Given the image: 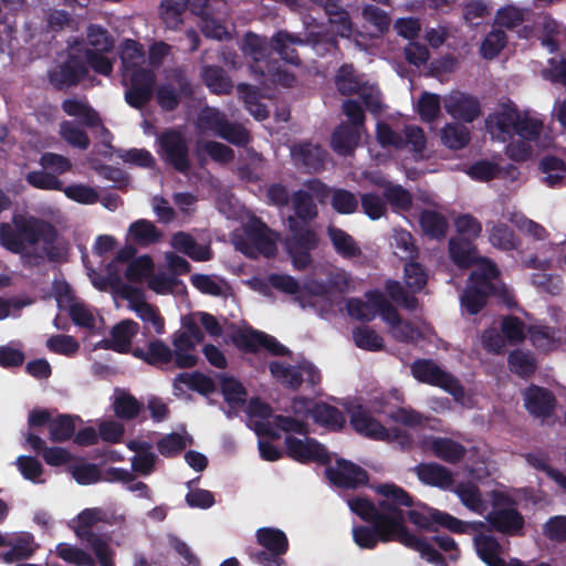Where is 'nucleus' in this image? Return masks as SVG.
Listing matches in <instances>:
<instances>
[{"instance_id":"obj_15","label":"nucleus","mask_w":566,"mask_h":566,"mask_svg":"<svg viewBox=\"0 0 566 566\" xmlns=\"http://www.w3.org/2000/svg\"><path fill=\"white\" fill-rule=\"evenodd\" d=\"M87 74L88 69L84 57L81 54L70 53L63 63L49 72V81L55 90L62 91L78 85Z\"/></svg>"},{"instance_id":"obj_23","label":"nucleus","mask_w":566,"mask_h":566,"mask_svg":"<svg viewBox=\"0 0 566 566\" xmlns=\"http://www.w3.org/2000/svg\"><path fill=\"white\" fill-rule=\"evenodd\" d=\"M485 520L494 531L506 535L518 534L525 524L523 515L513 507L493 509Z\"/></svg>"},{"instance_id":"obj_34","label":"nucleus","mask_w":566,"mask_h":566,"mask_svg":"<svg viewBox=\"0 0 566 566\" xmlns=\"http://www.w3.org/2000/svg\"><path fill=\"white\" fill-rule=\"evenodd\" d=\"M429 446L437 458L450 464L459 463L467 454L465 447L450 438L434 437Z\"/></svg>"},{"instance_id":"obj_20","label":"nucleus","mask_w":566,"mask_h":566,"mask_svg":"<svg viewBox=\"0 0 566 566\" xmlns=\"http://www.w3.org/2000/svg\"><path fill=\"white\" fill-rule=\"evenodd\" d=\"M138 331L139 325L133 319L120 321L112 327L111 338L102 339L98 347L122 354L128 353L132 347V339Z\"/></svg>"},{"instance_id":"obj_14","label":"nucleus","mask_w":566,"mask_h":566,"mask_svg":"<svg viewBox=\"0 0 566 566\" xmlns=\"http://www.w3.org/2000/svg\"><path fill=\"white\" fill-rule=\"evenodd\" d=\"M371 526H357L354 528L353 536L355 543L366 549H374L378 542H398L400 543L401 534L397 530L398 523L394 521L369 522Z\"/></svg>"},{"instance_id":"obj_11","label":"nucleus","mask_w":566,"mask_h":566,"mask_svg":"<svg viewBox=\"0 0 566 566\" xmlns=\"http://www.w3.org/2000/svg\"><path fill=\"white\" fill-rule=\"evenodd\" d=\"M375 491L377 494L384 496V500L379 501L384 516H386L388 521L398 523L397 530L399 533L408 531L405 524V512L401 506H413V497L405 489L394 483L379 484L375 488Z\"/></svg>"},{"instance_id":"obj_49","label":"nucleus","mask_w":566,"mask_h":566,"mask_svg":"<svg viewBox=\"0 0 566 566\" xmlns=\"http://www.w3.org/2000/svg\"><path fill=\"white\" fill-rule=\"evenodd\" d=\"M382 196L394 210L406 212L412 207V195L401 185L387 182Z\"/></svg>"},{"instance_id":"obj_21","label":"nucleus","mask_w":566,"mask_h":566,"mask_svg":"<svg viewBox=\"0 0 566 566\" xmlns=\"http://www.w3.org/2000/svg\"><path fill=\"white\" fill-rule=\"evenodd\" d=\"M132 355L147 365L160 369L167 368L174 361L172 349L159 338L149 340L146 347H134Z\"/></svg>"},{"instance_id":"obj_57","label":"nucleus","mask_w":566,"mask_h":566,"mask_svg":"<svg viewBox=\"0 0 566 566\" xmlns=\"http://www.w3.org/2000/svg\"><path fill=\"white\" fill-rule=\"evenodd\" d=\"M440 96L434 93L423 92L417 103V112L421 120L432 123L440 114Z\"/></svg>"},{"instance_id":"obj_26","label":"nucleus","mask_w":566,"mask_h":566,"mask_svg":"<svg viewBox=\"0 0 566 566\" xmlns=\"http://www.w3.org/2000/svg\"><path fill=\"white\" fill-rule=\"evenodd\" d=\"M62 111L71 117H77V123L87 128H95L102 125V118L86 99L66 98L61 104Z\"/></svg>"},{"instance_id":"obj_33","label":"nucleus","mask_w":566,"mask_h":566,"mask_svg":"<svg viewBox=\"0 0 566 566\" xmlns=\"http://www.w3.org/2000/svg\"><path fill=\"white\" fill-rule=\"evenodd\" d=\"M312 419L332 431L342 430L346 423L345 416L338 408L323 401L313 405Z\"/></svg>"},{"instance_id":"obj_56","label":"nucleus","mask_w":566,"mask_h":566,"mask_svg":"<svg viewBox=\"0 0 566 566\" xmlns=\"http://www.w3.org/2000/svg\"><path fill=\"white\" fill-rule=\"evenodd\" d=\"M507 361L511 371L520 377H530L536 370V364L533 356L520 349L511 352Z\"/></svg>"},{"instance_id":"obj_13","label":"nucleus","mask_w":566,"mask_h":566,"mask_svg":"<svg viewBox=\"0 0 566 566\" xmlns=\"http://www.w3.org/2000/svg\"><path fill=\"white\" fill-rule=\"evenodd\" d=\"M286 455L300 463L315 462L327 465L331 457L326 448L314 438L305 437L304 440L292 434H287L284 439Z\"/></svg>"},{"instance_id":"obj_55","label":"nucleus","mask_w":566,"mask_h":566,"mask_svg":"<svg viewBox=\"0 0 566 566\" xmlns=\"http://www.w3.org/2000/svg\"><path fill=\"white\" fill-rule=\"evenodd\" d=\"M433 524H438L454 534H469L475 530V525L464 522L447 512L432 509Z\"/></svg>"},{"instance_id":"obj_45","label":"nucleus","mask_w":566,"mask_h":566,"mask_svg":"<svg viewBox=\"0 0 566 566\" xmlns=\"http://www.w3.org/2000/svg\"><path fill=\"white\" fill-rule=\"evenodd\" d=\"M129 234L135 243L147 247L156 243L161 238V232L156 226L146 219H139L129 226Z\"/></svg>"},{"instance_id":"obj_59","label":"nucleus","mask_w":566,"mask_h":566,"mask_svg":"<svg viewBox=\"0 0 566 566\" xmlns=\"http://www.w3.org/2000/svg\"><path fill=\"white\" fill-rule=\"evenodd\" d=\"M292 200L295 214L302 221H311L317 217V207L307 191H295Z\"/></svg>"},{"instance_id":"obj_1","label":"nucleus","mask_w":566,"mask_h":566,"mask_svg":"<svg viewBox=\"0 0 566 566\" xmlns=\"http://www.w3.org/2000/svg\"><path fill=\"white\" fill-rule=\"evenodd\" d=\"M59 231L49 221L24 214H13L11 223H0V244L21 256L24 264L39 266L44 258L60 262L65 251L57 244Z\"/></svg>"},{"instance_id":"obj_2","label":"nucleus","mask_w":566,"mask_h":566,"mask_svg":"<svg viewBox=\"0 0 566 566\" xmlns=\"http://www.w3.org/2000/svg\"><path fill=\"white\" fill-rule=\"evenodd\" d=\"M499 276V269L489 260H483L482 264L470 273L467 287L460 296L461 306L468 314H479L486 306L490 296L506 293L505 289L497 284Z\"/></svg>"},{"instance_id":"obj_9","label":"nucleus","mask_w":566,"mask_h":566,"mask_svg":"<svg viewBox=\"0 0 566 566\" xmlns=\"http://www.w3.org/2000/svg\"><path fill=\"white\" fill-rule=\"evenodd\" d=\"M198 126L233 145L240 146L248 142L247 130L240 124L229 122L226 114L216 107L206 106L199 112Z\"/></svg>"},{"instance_id":"obj_22","label":"nucleus","mask_w":566,"mask_h":566,"mask_svg":"<svg viewBox=\"0 0 566 566\" xmlns=\"http://www.w3.org/2000/svg\"><path fill=\"white\" fill-rule=\"evenodd\" d=\"M350 424L357 433L366 438L380 441L389 439L387 428L361 406H357L352 410Z\"/></svg>"},{"instance_id":"obj_60","label":"nucleus","mask_w":566,"mask_h":566,"mask_svg":"<svg viewBox=\"0 0 566 566\" xmlns=\"http://www.w3.org/2000/svg\"><path fill=\"white\" fill-rule=\"evenodd\" d=\"M524 458L532 468L544 472L549 479L555 481L562 489L566 488V475L559 472L557 469L551 467L548 463V458L546 455L530 452L526 453Z\"/></svg>"},{"instance_id":"obj_19","label":"nucleus","mask_w":566,"mask_h":566,"mask_svg":"<svg viewBox=\"0 0 566 566\" xmlns=\"http://www.w3.org/2000/svg\"><path fill=\"white\" fill-rule=\"evenodd\" d=\"M444 109L453 118L472 123L481 114L479 101L465 93L453 92L444 99Z\"/></svg>"},{"instance_id":"obj_64","label":"nucleus","mask_w":566,"mask_h":566,"mask_svg":"<svg viewBox=\"0 0 566 566\" xmlns=\"http://www.w3.org/2000/svg\"><path fill=\"white\" fill-rule=\"evenodd\" d=\"M403 273L405 282L413 293L420 292L427 285L428 274L419 262L410 261L406 263Z\"/></svg>"},{"instance_id":"obj_50","label":"nucleus","mask_w":566,"mask_h":566,"mask_svg":"<svg viewBox=\"0 0 566 566\" xmlns=\"http://www.w3.org/2000/svg\"><path fill=\"white\" fill-rule=\"evenodd\" d=\"M325 13L333 31L342 36L349 38L353 33V22L348 11H346L336 0V8H327Z\"/></svg>"},{"instance_id":"obj_7","label":"nucleus","mask_w":566,"mask_h":566,"mask_svg":"<svg viewBox=\"0 0 566 566\" xmlns=\"http://www.w3.org/2000/svg\"><path fill=\"white\" fill-rule=\"evenodd\" d=\"M410 371L419 382L439 387L460 399L464 396V388L460 380L449 371L443 370L437 363L428 358H418L410 365Z\"/></svg>"},{"instance_id":"obj_28","label":"nucleus","mask_w":566,"mask_h":566,"mask_svg":"<svg viewBox=\"0 0 566 566\" xmlns=\"http://www.w3.org/2000/svg\"><path fill=\"white\" fill-rule=\"evenodd\" d=\"M449 254L453 263L461 269H470L479 261L473 241L461 237L449 240Z\"/></svg>"},{"instance_id":"obj_24","label":"nucleus","mask_w":566,"mask_h":566,"mask_svg":"<svg viewBox=\"0 0 566 566\" xmlns=\"http://www.w3.org/2000/svg\"><path fill=\"white\" fill-rule=\"evenodd\" d=\"M415 472L420 482L441 490L449 489L454 482L451 470L437 462L419 463Z\"/></svg>"},{"instance_id":"obj_18","label":"nucleus","mask_w":566,"mask_h":566,"mask_svg":"<svg viewBox=\"0 0 566 566\" xmlns=\"http://www.w3.org/2000/svg\"><path fill=\"white\" fill-rule=\"evenodd\" d=\"M556 403V397L547 388L531 385L524 392L525 408L535 418L546 419L552 417Z\"/></svg>"},{"instance_id":"obj_27","label":"nucleus","mask_w":566,"mask_h":566,"mask_svg":"<svg viewBox=\"0 0 566 566\" xmlns=\"http://www.w3.org/2000/svg\"><path fill=\"white\" fill-rule=\"evenodd\" d=\"M359 140V127L342 123L333 132L331 144L335 153L340 156H348L354 153Z\"/></svg>"},{"instance_id":"obj_51","label":"nucleus","mask_w":566,"mask_h":566,"mask_svg":"<svg viewBox=\"0 0 566 566\" xmlns=\"http://www.w3.org/2000/svg\"><path fill=\"white\" fill-rule=\"evenodd\" d=\"M353 339L358 348L368 352H378L385 347L382 337L367 325L354 328Z\"/></svg>"},{"instance_id":"obj_48","label":"nucleus","mask_w":566,"mask_h":566,"mask_svg":"<svg viewBox=\"0 0 566 566\" xmlns=\"http://www.w3.org/2000/svg\"><path fill=\"white\" fill-rule=\"evenodd\" d=\"M350 510L365 522L387 521L380 509L379 502L376 504L366 497H353L348 501Z\"/></svg>"},{"instance_id":"obj_10","label":"nucleus","mask_w":566,"mask_h":566,"mask_svg":"<svg viewBox=\"0 0 566 566\" xmlns=\"http://www.w3.org/2000/svg\"><path fill=\"white\" fill-rule=\"evenodd\" d=\"M160 158L176 171L187 175L191 168L189 145L186 137L176 129H166L158 137Z\"/></svg>"},{"instance_id":"obj_47","label":"nucleus","mask_w":566,"mask_h":566,"mask_svg":"<svg viewBox=\"0 0 566 566\" xmlns=\"http://www.w3.org/2000/svg\"><path fill=\"white\" fill-rule=\"evenodd\" d=\"M75 434V418L63 413L52 419L49 429V439L61 443L70 440Z\"/></svg>"},{"instance_id":"obj_31","label":"nucleus","mask_w":566,"mask_h":566,"mask_svg":"<svg viewBox=\"0 0 566 566\" xmlns=\"http://www.w3.org/2000/svg\"><path fill=\"white\" fill-rule=\"evenodd\" d=\"M476 554L488 566H507L501 556L502 546L492 535L480 534L474 537Z\"/></svg>"},{"instance_id":"obj_6","label":"nucleus","mask_w":566,"mask_h":566,"mask_svg":"<svg viewBox=\"0 0 566 566\" xmlns=\"http://www.w3.org/2000/svg\"><path fill=\"white\" fill-rule=\"evenodd\" d=\"M269 370L279 384L294 391L298 390L303 382L314 390L322 381L319 369L308 360H303L297 365L271 361Z\"/></svg>"},{"instance_id":"obj_43","label":"nucleus","mask_w":566,"mask_h":566,"mask_svg":"<svg viewBox=\"0 0 566 566\" xmlns=\"http://www.w3.org/2000/svg\"><path fill=\"white\" fill-rule=\"evenodd\" d=\"M264 334L251 327L238 329L231 335V342L239 350L255 354L262 348Z\"/></svg>"},{"instance_id":"obj_5","label":"nucleus","mask_w":566,"mask_h":566,"mask_svg":"<svg viewBox=\"0 0 566 566\" xmlns=\"http://www.w3.org/2000/svg\"><path fill=\"white\" fill-rule=\"evenodd\" d=\"M255 538L262 549L250 553L254 563L261 566H286L283 556L289 551V538L282 530L261 527L256 530Z\"/></svg>"},{"instance_id":"obj_12","label":"nucleus","mask_w":566,"mask_h":566,"mask_svg":"<svg viewBox=\"0 0 566 566\" xmlns=\"http://www.w3.org/2000/svg\"><path fill=\"white\" fill-rule=\"evenodd\" d=\"M247 242L242 243L240 250L248 256L262 254L266 258L276 253L275 241L271 238L270 228L259 218L252 219L244 226Z\"/></svg>"},{"instance_id":"obj_16","label":"nucleus","mask_w":566,"mask_h":566,"mask_svg":"<svg viewBox=\"0 0 566 566\" xmlns=\"http://www.w3.org/2000/svg\"><path fill=\"white\" fill-rule=\"evenodd\" d=\"M325 474L333 485L345 490H356L369 480L365 469L345 459H337L334 467L325 469Z\"/></svg>"},{"instance_id":"obj_36","label":"nucleus","mask_w":566,"mask_h":566,"mask_svg":"<svg viewBox=\"0 0 566 566\" xmlns=\"http://www.w3.org/2000/svg\"><path fill=\"white\" fill-rule=\"evenodd\" d=\"M201 78L211 93L222 95L232 91V81L221 66H205L201 71Z\"/></svg>"},{"instance_id":"obj_39","label":"nucleus","mask_w":566,"mask_h":566,"mask_svg":"<svg viewBox=\"0 0 566 566\" xmlns=\"http://www.w3.org/2000/svg\"><path fill=\"white\" fill-rule=\"evenodd\" d=\"M82 126L75 120H63L59 128L60 137L71 147L86 150L91 145V139Z\"/></svg>"},{"instance_id":"obj_38","label":"nucleus","mask_w":566,"mask_h":566,"mask_svg":"<svg viewBox=\"0 0 566 566\" xmlns=\"http://www.w3.org/2000/svg\"><path fill=\"white\" fill-rule=\"evenodd\" d=\"M334 82L337 91L345 96L358 93L364 86L363 78L353 64H343L337 70Z\"/></svg>"},{"instance_id":"obj_44","label":"nucleus","mask_w":566,"mask_h":566,"mask_svg":"<svg viewBox=\"0 0 566 566\" xmlns=\"http://www.w3.org/2000/svg\"><path fill=\"white\" fill-rule=\"evenodd\" d=\"M454 493L461 503L472 512L481 514L485 510L479 486L471 482H460L454 489Z\"/></svg>"},{"instance_id":"obj_54","label":"nucleus","mask_w":566,"mask_h":566,"mask_svg":"<svg viewBox=\"0 0 566 566\" xmlns=\"http://www.w3.org/2000/svg\"><path fill=\"white\" fill-rule=\"evenodd\" d=\"M507 35L501 30H492L490 31L480 46V53L485 60L495 59L501 51L506 46Z\"/></svg>"},{"instance_id":"obj_42","label":"nucleus","mask_w":566,"mask_h":566,"mask_svg":"<svg viewBox=\"0 0 566 566\" xmlns=\"http://www.w3.org/2000/svg\"><path fill=\"white\" fill-rule=\"evenodd\" d=\"M143 408L144 405L132 394L124 390L117 391L113 402V410L117 418L134 420L139 416Z\"/></svg>"},{"instance_id":"obj_17","label":"nucleus","mask_w":566,"mask_h":566,"mask_svg":"<svg viewBox=\"0 0 566 566\" xmlns=\"http://www.w3.org/2000/svg\"><path fill=\"white\" fill-rule=\"evenodd\" d=\"M123 295L133 304L137 316L146 324H150L156 334L165 333V319L158 307L144 301L143 292L133 285L123 286Z\"/></svg>"},{"instance_id":"obj_58","label":"nucleus","mask_w":566,"mask_h":566,"mask_svg":"<svg viewBox=\"0 0 566 566\" xmlns=\"http://www.w3.org/2000/svg\"><path fill=\"white\" fill-rule=\"evenodd\" d=\"M331 206L340 214H352L358 209V200L352 191L336 188L332 191Z\"/></svg>"},{"instance_id":"obj_35","label":"nucleus","mask_w":566,"mask_h":566,"mask_svg":"<svg viewBox=\"0 0 566 566\" xmlns=\"http://www.w3.org/2000/svg\"><path fill=\"white\" fill-rule=\"evenodd\" d=\"M292 156L296 165L307 170L318 171L323 168L326 151L318 145L301 144L292 149Z\"/></svg>"},{"instance_id":"obj_4","label":"nucleus","mask_w":566,"mask_h":566,"mask_svg":"<svg viewBox=\"0 0 566 566\" xmlns=\"http://www.w3.org/2000/svg\"><path fill=\"white\" fill-rule=\"evenodd\" d=\"M291 234L285 239V249L296 270H305L312 263L311 252L318 245L316 232L307 226L301 224L296 218L289 217Z\"/></svg>"},{"instance_id":"obj_62","label":"nucleus","mask_w":566,"mask_h":566,"mask_svg":"<svg viewBox=\"0 0 566 566\" xmlns=\"http://www.w3.org/2000/svg\"><path fill=\"white\" fill-rule=\"evenodd\" d=\"M156 447L163 457L174 458L187 448V439L180 433L171 432L160 438Z\"/></svg>"},{"instance_id":"obj_30","label":"nucleus","mask_w":566,"mask_h":566,"mask_svg":"<svg viewBox=\"0 0 566 566\" xmlns=\"http://www.w3.org/2000/svg\"><path fill=\"white\" fill-rule=\"evenodd\" d=\"M304 45V39L298 35L292 34L287 31H277L272 38V49L277 52L282 60L285 62L298 66L301 65V59L292 45Z\"/></svg>"},{"instance_id":"obj_61","label":"nucleus","mask_w":566,"mask_h":566,"mask_svg":"<svg viewBox=\"0 0 566 566\" xmlns=\"http://www.w3.org/2000/svg\"><path fill=\"white\" fill-rule=\"evenodd\" d=\"M25 180L33 188L41 190L62 191L63 189V182L54 174H51L45 169L28 172Z\"/></svg>"},{"instance_id":"obj_37","label":"nucleus","mask_w":566,"mask_h":566,"mask_svg":"<svg viewBox=\"0 0 566 566\" xmlns=\"http://www.w3.org/2000/svg\"><path fill=\"white\" fill-rule=\"evenodd\" d=\"M419 223L423 233L430 239L440 240L448 231L447 218L434 210L423 209L419 214Z\"/></svg>"},{"instance_id":"obj_8","label":"nucleus","mask_w":566,"mask_h":566,"mask_svg":"<svg viewBox=\"0 0 566 566\" xmlns=\"http://www.w3.org/2000/svg\"><path fill=\"white\" fill-rule=\"evenodd\" d=\"M125 102L135 109H143L154 97L156 73L149 67H136L123 73Z\"/></svg>"},{"instance_id":"obj_46","label":"nucleus","mask_w":566,"mask_h":566,"mask_svg":"<svg viewBox=\"0 0 566 566\" xmlns=\"http://www.w3.org/2000/svg\"><path fill=\"white\" fill-rule=\"evenodd\" d=\"M441 142L446 147L450 149H462L470 142V132L468 127L462 124H447L441 129Z\"/></svg>"},{"instance_id":"obj_32","label":"nucleus","mask_w":566,"mask_h":566,"mask_svg":"<svg viewBox=\"0 0 566 566\" xmlns=\"http://www.w3.org/2000/svg\"><path fill=\"white\" fill-rule=\"evenodd\" d=\"M27 442L36 453H41L44 462L51 467H60L71 460L70 451L61 447H46L45 441L35 433H29Z\"/></svg>"},{"instance_id":"obj_41","label":"nucleus","mask_w":566,"mask_h":566,"mask_svg":"<svg viewBox=\"0 0 566 566\" xmlns=\"http://www.w3.org/2000/svg\"><path fill=\"white\" fill-rule=\"evenodd\" d=\"M328 237L336 253H338L344 259H353L361 254V250L357 245L354 238L343 229L329 227Z\"/></svg>"},{"instance_id":"obj_63","label":"nucleus","mask_w":566,"mask_h":566,"mask_svg":"<svg viewBox=\"0 0 566 566\" xmlns=\"http://www.w3.org/2000/svg\"><path fill=\"white\" fill-rule=\"evenodd\" d=\"M87 42L91 50L96 52H111L114 48V39L109 32L98 24H90L87 28Z\"/></svg>"},{"instance_id":"obj_52","label":"nucleus","mask_w":566,"mask_h":566,"mask_svg":"<svg viewBox=\"0 0 566 566\" xmlns=\"http://www.w3.org/2000/svg\"><path fill=\"white\" fill-rule=\"evenodd\" d=\"M489 240L493 247L503 251L515 250L518 245L514 230L506 223L502 222L493 226Z\"/></svg>"},{"instance_id":"obj_3","label":"nucleus","mask_w":566,"mask_h":566,"mask_svg":"<svg viewBox=\"0 0 566 566\" xmlns=\"http://www.w3.org/2000/svg\"><path fill=\"white\" fill-rule=\"evenodd\" d=\"M195 88L187 72L182 67H174L167 72L166 81L156 88V101L164 112H174L184 99H192Z\"/></svg>"},{"instance_id":"obj_53","label":"nucleus","mask_w":566,"mask_h":566,"mask_svg":"<svg viewBox=\"0 0 566 566\" xmlns=\"http://www.w3.org/2000/svg\"><path fill=\"white\" fill-rule=\"evenodd\" d=\"M304 41L305 44L312 46L318 56L339 51L336 35L329 32H311Z\"/></svg>"},{"instance_id":"obj_40","label":"nucleus","mask_w":566,"mask_h":566,"mask_svg":"<svg viewBox=\"0 0 566 566\" xmlns=\"http://www.w3.org/2000/svg\"><path fill=\"white\" fill-rule=\"evenodd\" d=\"M118 53L123 73L136 67H144L142 63L144 62L145 50L138 41L125 39L119 45Z\"/></svg>"},{"instance_id":"obj_25","label":"nucleus","mask_w":566,"mask_h":566,"mask_svg":"<svg viewBox=\"0 0 566 566\" xmlns=\"http://www.w3.org/2000/svg\"><path fill=\"white\" fill-rule=\"evenodd\" d=\"M172 346L174 364L177 368L188 369L197 366L199 357L195 352L198 345L186 333H181V329L174 333Z\"/></svg>"},{"instance_id":"obj_29","label":"nucleus","mask_w":566,"mask_h":566,"mask_svg":"<svg viewBox=\"0 0 566 566\" xmlns=\"http://www.w3.org/2000/svg\"><path fill=\"white\" fill-rule=\"evenodd\" d=\"M400 544L417 551L422 558L434 566H448L444 556L429 541L418 537L409 530L401 534Z\"/></svg>"}]
</instances>
